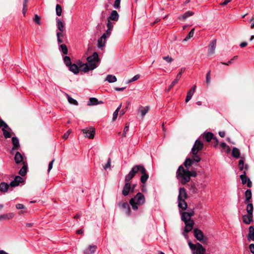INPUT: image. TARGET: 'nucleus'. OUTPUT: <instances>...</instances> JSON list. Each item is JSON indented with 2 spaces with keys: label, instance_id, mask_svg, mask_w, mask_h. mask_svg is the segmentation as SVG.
Masks as SVG:
<instances>
[{
  "label": "nucleus",
  "instance_id": "6e6552de",
  "mask_svg": "<svg viewBox=\"0 0 254 254\" xmlns=\"http://www.w3.org/2000/svg\"><path fill=\"white\" fill-rule=\"evenodd\" d=\"M139 171L142 174L140 181L142 184H145L149 178V176L146 172L145 168L142 165H139Z\"/></svg>",
  "mask_w": 254,
  "mask_h": 254
},
{
  "label": "nucleus",
  "instance_id": "338daca9",
  "mask_svg": "<svg viewBox=\"0 0 254 254\" xmlns=\"http://www.w3.org/2000/svg\"><path fill=\"white\" fill-rule=\"evenodd\" d=\"M112 30V29L108 28L107 30H106V32L103 34H105L106 39L107 37H110V36L111 35Z\"/></svg>",
  "mask_w": 254,
  "mask_h": 254
},
{
  "label": "nucleus",
  "instance_id": "2f4dec72",
  "mask_svg": "<svg viewBox=\"0 0 254 254\" xmlns=\"http://www.w3.org/2000/svg\"><path fill=\"white\" fill-rule=\"evenodd\" d=\"M106 41L105 34H103L101 37L98 40V46L99 48L103 47Z\"/></svg>",
  "mask_w": 254,
  "mask_h": 254
},
{
  "label": "nucleus",
  "instance_id": "4d7b16f0",
  "mask_svg": "<svg viewBox=\"0 0 254 254\" xmlns=\"http://www.w3.org/2000/svg\"><path fill=\"white\" fill-rule=\"evenodd\" d=\"M139 77H140V75L139 74L135 75L131 79L128 80L127 83H131L132 82L135 81L137 80V79H138Z\"/></svg>",
  "mask_w": 254,
  "mask_h": 254
},
{
  "label": "nucleus",
  "instance_id": "1a4fd4ad",
  "mask_svg": "<svg viewBox=\"0 0 254 254\" xmlns=\"http://www.w3.org/2000/svg\"><path fill=\"white\" fill-rule=\"evenodd\" d=\"M185 227L183 235L186 237L187 236V233L192 230L194 222V221H189V222H185Z\"/></svg>",
  "mask_w": 254,
  "mask_h": 254
},
{
  "label": "nucleus",
  "instance_id": "7c9ffc66",
  "mask_svg": "<svg viewBox=\"0 0 254 254\" xmlns=\"http://www.w3.org/2000/svg\"><path fill=\"white\" fill-rule=\"evenodd\" d=\"M238 167L240 171H246V172L248 169V165L244 164V161L243 159H240L239 161Z\"/></svg>",
  "mask_w": 254,
  "mask_h": 254
},
{
  "label": "nucleus",
  "instance_id": "a18cd8bd",
  "mask_svg": "<svg viewBox=\"0 0 254 254\" xmlns=\"http://www.w3.org/2000/svg\"><path fill=\"white\" fill-rule=\"evenodd\" d=\"M98 104V100L96 98H90L89 99V103L88 104L89 106L96 105Z\"/></svg>",
  "mask_w": 254,
  "mask_h": 254
},
{
  "label": "nucleus",
  "instance_id": "9d476101",
  "mask_svg": "<svg viewBox=\"0 0 254 254\" xmlns=\"http://www.w3.org/2000/svg\"><path fill=\"white\" fill-rule=\"evenodd\" d=\"M240 179H241L242 183L243 185L247 184V185L249 188L252 187V183L250 179L247 177L246 171H243V174L240 176Z\"/></svg>",
  "mask_w": 254,
  "mask_h": 254
},
{
  "label": "nucleus",
  "instance_id": "b1692460",
  "mask_svg": "<svg viewBox=\"0 0 254 254\" xmlns=\"http://www.w3.org/2000/svg\"><path fill=\"white\" fill-rule=\"evenodd\" d=\"M3 135L5 138H10L13 134L11 132V129L9 128H4L2 129Z\"/></svg>",
  "mask_w": 254,
  "mask_h": 254
},
{
  "label": "nucleus",
  "instance_id": "c03bdc74",
  "mask_svg": "<svg viewBox=\"0 0 254 254\" xmlns=\"http://www.w3.org/2000/svg\"><path fill=\"white\" fill-rule=\"evenodd\" d=\"M117 78L115 76L109 74L107 76L106 80L108 81L110 83H113L117 81Z\"/></svg>",
  "mask_w": 254,
  "mask_h": 254
},
{
  "label": "nucleus",
  "instance_id": "774afa93",
  "mask_svg": "<svg viewBox=\"0 0 254 254\" xmlns=\"http://www.w3.org/2000/svg\"><path fill=\"white\" fill-rule=\"evenodd\" d=\"M119 112V111H118V110H116V111L114 112L113 115V121H115L117 119L118 116Z\"/></svg>",
  "mask_w": 254,
  "mask_h": 254
},
{
  "label": "nucleus",
  "instance_id": "423d86ee",
  "mask_svg": "<svg viewBox=\"0 0 254 254\" xmlns=\"http://www.w3.org/2000/svg\"><path fill=\"white\" fill-rule=\"evenodd\" d=\"M139 165L134 166L130 172L125 177V182L129 183V182L134 177L135 174L139 172Z\"/></svg>",
  "mask_w": 254,
  "mask_h": 254
},
{
  "label": "nucleus",
  "instance_id": "e433bc0d",
  "mask_svg": "<svg viewBox=\"0 0 254 254\" xmlns=\"http://www.w3.org/2000/svg\"><path fill=\"white\" fill-rule=\"evenodd\" d=\"M213 134L211 132H208L203 135V138L207 141L209 142L213 138Z\"/></svg>",
  "mask_w": 254,
  "mask_h": 254
},
{
  "label": "nucleus",
  "instance_id": "412c9836",
  "mask_svg": "<svg viewBox=\"0 0 254 254\" xmlns=\"http://www.w3.org/2000/svg\"><path fill=\"white\" fill-rule=\"evenodd\" d=\"M12 143L13 147L11 151L12 152L15 150H17L20 147V144L19 139L16 137H12Z\"/></svg>",
  "mask_w": 254,
  "mask_h": 254
},
{
  "label": "nucleus",
  "instance_id": "58836bf2",
  "mask_svg": "<svg viewBox=\"0 0 254 254\" xmlns=\"http://www.w3.org/2000/svg\"><path fill=\"white\" fill-rule=\"evenodd\" d=\"M57 41L59 44L63 42V38L64 36V32H57Z\"/></svg>",
  "mask_w": 254,
  "mask_h": 254
},
{
  "label": "nucleus",
  "instance_id": "f704fd0d",
  "mask_svg": "<svg viewBox=\"0 0 254 254\" xmlns=\"http://www.w3.org/2000/svg\"><path fill=\"white\" fill-rule=\"evenodd\" d=\"M194 12L191 11H188L186 12L183 15H181L179 17V19L180 20H185L189 17H190L193 15Z\"/></svg>",
  "mask_w": 254,
  "mask_h": 254
},
{
  "label": "nucleus",
  "instance_id": "8fccbe9b",
  "mask_svg": "<svg viewBox=\"0 0 254 254\" xmlns=\"http://www.w3.org/2000/svg\"><path fill=\"white\" fill-rule=\"evenodd\" d=\"M194 29H192L189 33L188 34L187 37L184 39V41H187L190 38L192 37L194 34Z\"/></svg>",
  "mask_w": 254,
  "mask_h": 254
},
{
  "label": "nucleus",
  "instance_id": "680f3d73",
  "mask_svg": "<svg viewBox=\"0 0 254 254\" xmlns=\"http://www.w3.org/2000/svg\"><path fill=\"white\" fill-rule=\"evenodd\" d=\"M196 176H197V173L195 171H194V170L190 171L189 177L190 179V177H196Z\"/></svg>",
  "mask_w": 254,
  "mask_h": 254
},
{
  "label": "nucleus",
  "instance_id": "de8ad7c7",
  "mask_svg": "<svg viewBox=\"0 0 254 254\" xmlns=\"http://www.w3.org/2000/svg\"><path fill=\"white\" fill-rule=\"evenodd\" d=\"M66 96H67L68 101V102L70 104H73V105H78V102H77V101L76 100H75L73 98H71L67 94H66Z\"/></svg>",
  "mask_w": 254,
  "mask_h": 254
},
{
  "label": "nucleus",
  "instance_id": "0eeeda50",
  "mask_svg": "<svg viewBox=\"0 0 254 254\" xmlns=\"http://www.w3.org/2000/svg\"><path fill=\"white\" fill-rule=\"evenodd\" d=\"M203 147V144L202 142H201L198 139H197L193 147L191 149V152L193 155H196L197 154L198 152L201 150Z\"/></svg>",
  "mask_w": 254,
  "mask_h": 254
},
{
  "label": "nucleus",
  "instance_id": "37998d69",
  "mask_svg": "<svg viewBox=\"0 0 254 254\" xmlns=\"http://www.w3.org/2000/svg\"><path fill=\"white\" fill-rule=\"evenodd\" d=\"M59 50L61 51L64 55H66L68 53V50L65 44H61L59 46Z\"/></svg>",
  "mask_w": 254,
  "mask_h": 254
},
{
  "label": "nucleus",
  "instance_id": "393cba45",
  "mask_svg": "<svg viewBox=\"0 0 254 254\" xmlns=\"http://www.w3.org/2000/svg\"><path fill=\"white\" fill-rule=\"evenodd\" d=\"M119 15L116 10H113L108 18L110 20L117 21L119 19Z\"/></svg>",
  "mask_w": 254,
  "mask_h": 254
},
{
  "label": "nucleus",
  "instance_id": "69168bd1",
  "mask_svg": "<svg viewBox=\"0 0 254 254\" xmlns=\"http://www.w3.org/2000/svg\"><path fill=\"white\" fill-rule=\"evenodd\" d=\"M34 21L36 23L39 24L40 23V17L38 15H35L34 18Z\"/></svg>",
  "mask_w": 254,
  "mask_h": 254
},
{
  "label": "nucleus",
  "instance_id": "49530a36",
  "mask_svg": "<svg viewBox=\"0 0 254 254\" xmlns=\"http://www.w3.org/2000/svg\"><path fill=\"white\" fill-rule=\"evenodd\" d=\"M233 157L238 158L240 157V153L239 150L237 148H234L232 152Z\"/></svg>",
  "mask_w": 254,
  "mask_h": 254
},
{
  "label": "nucleus",
  "instance_id": "ddd939ff",
  "mask_svg": "<svg viewBox=\"0 0 254 254\" xmlns=\"http://www.w3.org/2000/svg\"><path fill=\"white\" fill-rule=\"evenodd\" d=\"M119 206H121L125 212L128 216L130 215L131 210L127 202H123L119 203Z\"/></svg>",
  "mask_w": 254,
  "mask_h": 254
},
{
  "label": "nucleus",
  "instance_id": "bf43d9fd",
  "mask_svg": "<svg viewBox=\"0 0 254 254\" xmlns=\"http://www.w3.org/2000/svg\"><path fill=\"white\" fill-rule=\"evenodd\" d=\"M163 59L165 60L168 63H171L173 60V59L169 56L163 57Z\"/></svg>",
  "mask_w": 254,
  "mask_h": 254
},
{
  "label": "nucleus",
  "instance_id": "6e6d98bb",
  "mask_svg": "<svg viewBox=\"0 0 254 254\" xmlns=\"http://www.w3.org/2000/svg\"><path fill=\"white\" fill-rule=\"evenodd\" d=\"M129 126V124H126V126H125V128H124V132H123V135H122V136L123 137L126 136L127 132L128 130Z\"/></svg>",
  "mask_w": 254,
  "mask_h": 254
},
{
  "label": "nucleus",
  "instance_id": "20e7f679",
  "mask_svg": "<svg viewBox=\"0 0 254 254\" xmlns=\"http://www.w3.org/2000/svg\"><path fill=\"white\" fill-rule=\"evenodd\" d=\"M189 246L190 249L193 251V254H204L205 249L199 243L193 244L190 242L189 243Z\"/></svg>",
  "mask_w": 254,
  "mask_h": 254
},
{
  "label": "nucleus",
  "instance_id": "7ed1b4c3",
  "mask_svg": "<svg viewBox=\"0 0 254 254\" xmlns=\"http://www.w3.org/2000/svg\"><path fill=\"white\" fill-rule=\"evenodd\" d=\"M87 61L91 70L96 68L98 66L100 62L98 53L94 52L92 56L87 58Z\"/></svg>",
  "mask_w": 254,
  "mask_h": 254
},
{
  "label": "nucleus",
  "instance_id": "bb28decb",
  "mask_svg": "<svg viewBox=\"0 0 254 254\" xmlns=\"http://www.w3.org/2000/svg\"><path fill=\"white\" fill-rule=\"evenodd\" d=\"M178 201L179 208L182 209L183 210H186L188 206L186 199H178Z\"/></svg>",
  "mask_w": 254,
  "mask_h": 254
},
{
  "label": "nucleus",
  "instance_id": "052dcab7",
  "mask_svg": "<svg viewBox=\"0 0 254 254\" xmlns=\"http://www.w3.org/2000/svg\"><path fill=\"white\" fill-rule=\"evenodd\" d=\"M237 56H235L232 59H231L230 61H229L228 62V63H221L222 64H225V65H229V64H232L233 62V61L235 60V59H237Z\"/></svg>",
  "mask_w": 254,
  "mask_h": 254
},
{
  "label": "nucleus",
  "instance_id": "3c124183",
  "mask_svg": "<svg viewBox=\"0 0 254 254\" xmlns=\"http://www.w3.org/2000/svg\"><path fill=\"white\" fill-rule=\"evenodd\" d=\"M9 128L7 124L0 118V128Z\"/></svg>",
  "mask_w": 254,
  "mask_h": 254
},
{
  "label": "nucleus",
  "instance_id": "0e129e2a",
  "mask_svg": "<svg viewBox=\"0 0 254 254\" xmlns=\"http://www.w3.org/2000/svg\"><path fill=\"white\" fill-rule=\"evenodd\" d=\"M54 161H55V159H54L49 163V166H48V173H49L50 171H51V170L52 169Z\"/></svg>",
  "mask_w": 254,
  "mask_h": 254
},
{
  "label": "nucleus",
  "instance_id": "09e8293b",
  "mask_svg": "<svg viewBox=\"0 0 254 254\" xmlns=\"http://www.w3.org/2000/svg\"><path fill=\"white\" fill-rule=\"evenodd\" d=\"M56 14L59 16H60L61 15H62V7L59 4H57L56 5Z\"/></svg>",
  "mask_w": 254,
  "mask_h": 254
},
{
  "label": "nucleus",
  "instance_id": "4be33fe9",
  "mask_svg": "<svg viewBox=\"0 0 254 254\" xmlns=\"http://www.w3.org/2000/svg\"><path fill=\"white\" fill-rule=\"evenodd\" d=\"M196 87L195 85H193V86L188 92L186 98V102H188L191 99L192 95L195 92Z\"/></svg>",
  "mask_w": 254,
  "mask_h": 254
},
{
  "label": "nucleus",
  "instance_id": "e2e57ef3",
  "mask_svg": "<svg viewBox=\"0 0 254 254\" xmlns=\"http://www.w3.org/2000/svg\"><path fill=\"white\" fill-rule=\"evenodd\" d=\"M71 129H69L67 132H66L64 134V135L63 136V138L64 139H67V138L68 137V136L70 134V133H71Z\"/></svg>",
  "mask_w": 254,
  "mask_h": 254
},
{
  "label": "nucleus",
  "instance_id": "39448f33",
  "mask_svg": "<svg viewBox=\"0 0 254 254\" xmlns=\"http://www.w3.org/2000/svg\"><path fill=\"white\" fill-rule=\"evenodd\" d=\"M200 161V158L197 154L193 155L192 158H187L185 160L184 164L187 169H190V166L194 162L198 163Z\"/></svg>",
  "mask_w": 254,
  "mask_h": 254
},
{
  "label": "nucleus",
  "instance_id": "cd10ccee",
  "mask_svg": "<svg viewBox=\"0 0 254 254\" xmlns=\"http://www.w3.org/2000/svg\"><path fill=\"white\" fill-rule=\"evenodd\" d=\"M23 160V157L21 154L19 152H17L15 153L14 156V160L15 163L17 164L20 163L21 162L23 163V162H24Z\"/></svg>",
  "mask_w": 254,
  "mask_h": 254
},
{
  "label": "nucleus",
  "instance_id": "f03ea898",
  "mask_svg": "<svg viewBox=\"0 0 254 254\" xmlns=\"http://www.w3.org/2000/svg\"><path fill=\"white\" fill-rule=\"evenodd\" d=\"M144 195L141 192H138L133 198L129 200V204L134 210L138 209V206H141L145 203Z\"/></svg>",
  "mask_w": 254,
  "mask_h": 254
},
{
  "label": "nucleus",
  "instance_id": "864d4df0",
  "mask_svg": "<svg viewBox=\"0 0 254 254\" xmlns=\"http://www.w3.org/2000/svg\"><path fill=\"white\" fill-rule=\"evenodd\" d=\"M220 146L224 149L226 150V151L229 152L230 151V148L229 146H228L226 143L225 142H222L220 144Z\"/></svg>",
  "mask_w": 254,
  "mask_h": 254
},
{
  "label": "nucleus",
  "instance_id": "a19ab883",
  "mask_svg": "<svg viewBox=\"0 0 254 254\" xmlns=\"http://www.w3.org/2000/svg\"><path fill=\"white\" fill-rule=\"evenodd\" d=\"M248 204L247 206V212L248 214L250 215H253V210H254V207L252 203H249Z\"/></svg>",
  "mask_w": 254,
  "mask_h": 254
},
{
  "label": "nucleus",
  "instance_id": "c9c22d12",
  "mask_svg": "<svg viewBox=\"0 0 254 254\" xmlns=\"http://www.w3.org/2000/svg\"><path fill=\"white\" fill-rule=\"evenodd\" d=\"M69 66V70L74 74H77L79 72V67L76 64H71Z\"/></svg>",
  "mask_w": 254,
  "mask_h": 254
},
{
  "label": "nucleus",
  "instance_id": "c756f323",
  "mask_svg": "<svg viewBox=\"0 0 254 254\" xmlns=\"http://www.w3.org/2000/svg\"><path fill=\"white\" fill-rule=\"evenodd\" d=\"M248 239L249 240H252L254 241V227L253 226H251L249 228V234L248 235Z\"/></svg>",
  "mask_w": 254,
  "mask_h": 254
},
{
  "label": "nucleus",
  "instance_id": "f8f14e48",
  "mask_svg": "<svg viewBox=\"0 0 254 254\" xmlns=\"http://www.w3.org/2000/svg\"><path fill=\"white\" fill-rule=\"evenodd\" d=\"M57 26L58 30L57 32H64L65 30V24L60 18L56 19Z\"/></svg>",
  "mask_w": 254,
  "mask_h": 254
},
{
  "label": "nucleus",
  "instance_id": "4468645a",
  "mask_svg": "<svg viewBox=\"0 0 254 254\" xmlns=\"http://www.w3.org/2000/svg\"><path fill=\"white\" fill-rule=\"evenodd\" d=\"M23 179L22 177L17 176L14 178V180L10 182V186L12 187L18 186L19 184L23 182Z\"/></svg>",
  "mask_w": 254,
  "mask_h": 254
},
{
  "label": "nucleus",
  "instance_id": "f257e3e1",
  "mask_svg": "<svg viewBox=\"0 0 254 254\" xmlns=\"http://www.w3.org/2000/svg\"><path fill=\"white\" fill-rule=\"evenodd\" d=\"M189 169H185L183 166H180L176 172V178L179 182L183 185H185L190 181L189 177Z\"/></svg>",
  "mask_w": 254,
  "mask_h": 254
},
{
  "label": "nucleus",
  "instance_id": "ea45409f",
  "mask_svg": "<svg viewBox=\"0 0 254 254\" xmlns=\"http://www.w3.org/2000/svg\"><path fill=\"white\" fill-rule=\"evenodd\" d=\"M81 70L84 72H86L90 70V66L87 64H81L79 66Z\"/></svg>",
  "mask_w": 254,
  "mask_h": 254
},
{
  "label": "nucleus",
  "instance_id": "6ab92c4d",
  "mask_svg": "<svg viewBox=\"0 0 254 254\" xmlns=\"http://www.w3.org/2000/svg\"><path fill=\"white\" fill-rule=\"evenodd\" d=\"M14 214L12 212L0 215V221L1 220H8L11 219L14 217Z\"/></svg>",
  "mask_w": 254,
  "mask_h": 254
},
{
  "label": "nucleus",
  "instance_id": "5fc2aeb1",
  "mask_svg": "<svg viewBox=\"0 0 254 254\" xmlns=\"http://www.w3.org/2000/svg\"><path fill=\"white\" fill-rule=\"evenodd\" d=\"M121 0H116L114 3V7L116 9H118L120 7Z\"/></svg>",
  "mask_w": 254,
  "mask_h": 254
},
{
  "label": "nucleus",
  "instance_id": "5701e85b",
  "mask_svg": "<svg viewBox=\"0 0 254 254\" xmlns=\"http://www.w3.org/2000/svg\"><path fill=\"white\" fill-rule=\"evenodd\" d=\"M253 221V215L247 214L243 216V221L246 224H249Z\"/></svg>",
  "mask_w": 254,
  "mask_h": 254
},
{
  "label": "nucleus",
  "instance_id": "9b49d317",
  "mask_svg": "<svg viewBox=\"0 0 254 254\" xmlns=\"http://www.w3.org/2000/svg\"><path fill=\"white\" fill-rule=\"evenodd\" d=\"M82 132L85 133V136L90 139H93L94 137L95 129L92 127L82 129Z\"/></svg>",
  "mask_w": 254,
  "mask_h": 254
},
{
  "label": "nucleus",
  "instance_id": "dca6fc26",
  "mask_svg": "<svg viewBox=\"0 0 254 254\" xmlns=\"http://www.w3.org/2000/svg\"><path fill=\"white\" fill-rule=\"evenodd\" d=\"M195 238L199 241H202L203 239V232L199 229H194L193 230Z\"/></svg>",
  "mask_w": 254,
  "mask_h": 254
},
{
  "label": "nucleus",
  "instance_id": "c85d7f7f",
  "mask_svg": "<svg viewBox=\"0 0 254 254\" xmlns=\"http://www.w3.org/2000/svg\"><path fill=\"white\" fill-rule=\"evenodd\" d=\"M27 171V164L25 162H23V166L19 171V174L21 176H24Z\"/></svg>",
  "mask_w": 254,
  "mask_h": 254
},
{
  "label": "nucleus",
  "instance_id": "a878e982",
  "mask_svg": "<svg viewBox=\"0 0 254 254\" xmlns=\"http://www.w3.org/2000/svg\"><path fill=\"white\" fill-rule=\"evenodd\" d=\"M181 219L184 222H189V221H193L191 219L188 212H184L182 213Z\"/></svg>",
  "mask_w": 254,
  "mask_h": 254
},
{
  "label": "nucleus",
  "instance_id": "2eb2a0df",
  "mask_svg": "<svg viewBox=\"0 0 254 254\" xmlns=\"http://www.w3.org/2000/svg\"><path fill=\"white\" fill-rule=\"evenodd\" d=\"M216 40H213L211 41L208 46V54L209 55H211L214 54L215 49L216 48Z\"/></svg>",
  "mask_w": 254,
  "mask_h": 254
},
{
  "label": "nucleus",
  "instance_id": "4c0bfd02",
  "mask_svg": "<svg viewBox=\"0 0 254 254\" xmlns=\"http://www.w3.org/2000/svg\"><path fill=\"white\" fill-rule=\"evenodd\" d=\"M9 188V185L4 182L0 184V190L1 192H5L7 191Z\"/></svg>",
  "mask_w": 254,
  "mask_h": 254
},
{
  "label": "nucleus",
  "instance_id": "aec40b11",
  "mask_svg": "<svg viewBox=\"0 0 254 254\" xmlns=\"http://www.w3.org/2000/svg\"><path fill=\"white\" fill-rule=\"evenodd\" d=\"M97 248V247L95 245H90L84 250V253L85 254H93L95 252Z\"/></svg>",
  "mask_w": 254,
  "mask_h": 254
},
{
  "label": "nucleus",
  "instance_id": "603ef678",
  "mask_svg": "<svg viewBox=\"0 0 254 254\" xmlns=\"http://www.w3.org/2000/svg\"><path fill=\"white\" fill-rule=\"evenodd\" d=\"M64 64L67 66H69L71 64L70 59L68 56H65L64 58Z\"/></svg>",
  "mask_w": 254,
  "mask_h": 254
},
{
  "label": "nucleus",
  "instance_id": "79ce46f5",
  "mask_svg": "<svg viewBox=\"0 0 254 254\" xmlns=\"http://www.w3.org/2000/svg\"><path fill=\"white\" fill-rule=\"evenodd\" d=\"M185 68H182L180 70V71L177 74L176 78L173 80L174 83H177L179 80L180 79L182 73L185 71Z\"/></svg>",
  "mask_w": 254,
  "mask_h": 254
},
{
  "label": "nucleus",
  "instance_id": "72a5a7b5",
  "mask_svg": "<svg viewBox=\"0 0 254 254\" xmlns=\"http://www.w3.org/2000/svg\"><path fill=\"white\" fill-rule=\"evenodd\" d=\"M149 106H146L145 107L140 106L139 108V111L141 113L142 117H144L149 110Z\"/></svg>",
  "mask_w": 254,
  "mask_h": 254
},
{
  "label": "nucleus",
  "instance_id": "473e14b6",
  "mask_svg": "<svg viewBox=\"0 0 254 254\" xmlns=\"http://www.w3.org/2000/svg\"><path fill=\"white\" fill-rule=\"evenodd\" d=\"M245 197H246L245 202V203L250 202V200L252 198V196L251 190L250 189H248L245 191Z\"/></svg>",
  "mask_w": 254,
  "mask_h": 254
},
{
  "label": "nucleus",
  "instance_id": "13d9d810",
  "mask_svg": "<svg viewBox=\"0 0 254 254\" xmlns=\"http://www.w3.org/2000/svg\"><path fill=\"white\" fill-rule=\"evenodd\" d=\"M206 82L207 84L210 82V70L208 71L206 75Z\"/></svg>",
  "mask_w": 254,
  "mask_h": 254
},
{
  "label": "nucleus",
  "instance_id": "f3484780",
  "mask_svg": "<svg viewBox=\"0 0 254 254\" xmlns=\"http://www.w3.org/2000/svg\"><path fill=\"white\" fill-rule=\"evenodd\" d=\"M188 198L186 190L184 188H181L179 189V193L178 199H186Z\"/></svg>",
  "mask_w": 254,
  "mask_h": 254
},
{
  "label": "nucleus",
  "instance_id": "a211bd4d",
  "mask_svg": "<svg viewBox=\"0 0 254 254\" xmlns=\"http://www.w3.org/2000/svg\"><path fill=\"white\" fill-rule=\"evenodd\" d=\"M131 190V185L130 183L126 182L125 186H124L122 193L124 196L127 195Z\"/></svg>",
  "mask_w": 254,
  "mask_h": 254
}]
</instances>
